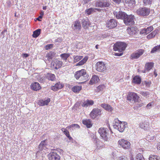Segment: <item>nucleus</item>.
<instances>
[{
    "mask_svg": "<svg viewBox=\"0 0 160 160\" xmlns=\"http://www.w3.org/2000/svg\"><path fill=\"white\" fill-rule=\"evenodd\" d=\"M82 123L86 125L88 128H90L92 126L91 120L89 119H86L82 121Z\"/></svg>",
    "mask_w": 160,
    "mask_h": 160,
    "instance_id": "2f4dec72",
    "label": "nucleus"
},
{
    "mask_svg": "<svg viewBox=\"0 0 160 160\" xmlns=\"http://www.w3.org/2000/svg\"><path fill=\"white\" fill-rule=\"evenodd\" d=\"M154 65V63L152 62H148L145 65V68L149 72L152 68Z\"/></svg>",
    "mask_w": 160,
    "mask_h": 160,
    "instance_id": "473e14b6",
    "label": "nucleus"
},
{
    "mask_svg": "<svg viewBox=\"0 0 160 160\" xmlns=\"http://www.w3.org/2000/svg\"><path fill=\"white\" fill-rule=\"evenodd\" d=\"M117 26V22L115 19H111L107 22L106 26L109 28H114Z\"/></svg>",
    "mask_w": 160,
    "mask_h": 160,
    "instance_id": "f8f14e48",
    "label": "nucleus"
},
{
    "mask_svg": "<svg viewBox=\"0 0 160 160\" xmlns=\"http://www.w3.org/2000/svg\"><path fill=\"white\" fill-rule=\"evenodd\" d=\"M99 80V77L96 75L92 76L89 82L90 84H93L97 83Z\"/></svg>",
    "mask_w": 160,
    "mask_h": 160,
    "instance_id": "bb28decb",
    "label": "nucleus"
},
{
    "mask_svg": "<svg viewBox=\"0 0 160 160\" xmlns=\"http://www.w3.org/2000/svg\"><path fill=\"white\" fill-rule=\"evenodd\" d=\"M53 45L52 44H49L47 45L46 46V49L48 50L52 48Z\"/></svg>",
    "mask_w": 160,
    "mask_h": 160,
    "instance_id": "864d4df0",
    "label": "nucleus"
},
{
    "mask_svg": "<svg viewBox=\"0 0 160 160\" xmlns=\"http://www.w3.org/2000/svg\"><path fill=\"white\" fill-rule=\"evenodd\" d=\"M139 96L136 93L131 92L128 94L127 97V102L129 103H133L138 101Z\"/></svg>",
    "mask_w": 160,
    "mask_h": 160,
    "instance_id": "20e7f679",
    "label": "nucleus"
},
{
    "mask_svg": "<svg viewBox=\"0 0 160 160\" xmlns=\"http://www.w3.org/2000/svg\"><path fill=\"white\" fill-rule=\"evenodd\" d=\"M151 84V82L150 81H146L145 85L147 87H149Z\"/></svg>",
    "mask_w": 160,
    "mask_h": 160,
    "instance_id": "680f3d73",
    "label": "nucleus"
},
{
    "mask_svg": "<svg viewBox=\"0 0 160 160\" xmlns=\"http://www.w3.org/2000/svg\"><path fill=\"white\" fill-rule=\"evenodd\" d=\"M100 106L104 109L110 112L112 111L113 109L110 105L105 103L101 104Z\"/></svg>",
    "mask_w": 160,
    "mask_h": 160,
    "instance_id": "a878e982",
    "label": "nucleus"
},
{
    "mask_svg": "<svg viewBox=\"0 0 160 160\" xmlns=\"http://www.w3.org/2000/svg\"><path fill=\"white\" fill-rule=\"evenodd\" d=\"M74 76L77 79L80 78L82 80L85 81L88 80V75L86 73V70L84 69L76 72L75 73Z\"/></svg>",
    "mask_w": 160,
    "mask_h": 160,
    "instance_id": "f03ea898",
    "label": "nucleus"
},
{
    "mask_svg": "<svg viewBox=\"0 0 160 160\" xmlns=\"http://www.w3.org/2000/svg\"><path fill=\"white\" fill-rule=\"evenodd\" d=\"M127 45L123 42H117L113 46V49L115 51H118L119 52H122L126 48Z\"/></svg>",
    "mask_w": 160,
    "mask_h": 160,
    "instance_id": "7ed1b4c3",
    "label": "nucleus"
},
{
    "mask_svg": "<svg viewBox=\"0 0 160 160\" xmlns=\"http://www.w3.org/2000/svg\"><path fill=\"white\" fill-rule=\"evenodd\" d=\"M50 101V99L48 98L46 100H40L38 102V105L40 106L47 105Z\"/></svg>",
    "mask_w": 160,
    "mask_h": 160,
    "instance_id": "4be33fe9",
    "label": "nucleus"
},
{
    "mask_svg": "<svg viewBox=\"0 0 160 160\" xmlns=\"http://www.w3.org/2000/svg\"><path fill=\"white\" fill-rule=\"evenodd\" d=\"M141 78L139 76L137 75L133 77L132 81V83L139 84L141 83Z\"/></svg>",
    "mask_w": 160,
    "mask_h": 160,
    "instance_id": "b1692460",
    "label": "nucleus"
},
{
    "mask_svg": "<svg viewBox=\"0 0 160 160\" xmlns=\"http://www.w3.org/2000/svg\"><path fill=\"white\" fill-rule=\"evenodd\" d=\"M140 94L144 97H147L149 94L148 92L143 91H141Z\"/></svg>",
    "mask_w": 160,
    "mask_h": 160,
    "instance_id": "3c124183",
    "label": "nucleus"
},
{
    "mask_svg": "<svg viewBox=\"0 0 160 160\" xmlns=\"http://www.w3.org/2000/svg\"><path fill=\"white\" fill-rule=\"evenodd\" d=\"M147 71V70L145 68V69L144 70L141 71V72L143 73H146Z\"/></svg>",
    "mask_w": 160,
    "mask_h": 160,
    "instance_id": "69168bd1",
    "label": "nucleus"
},
{
    "mask_svg": "<svg viewBox=\"0 0 160 160\" xmlns=\"http://www.w3.org/2000/svg\"><path fill=\"white\" fill-rule=\"evenodd\" d=\"M160 51V44L154 47L151 51V53H155L157 51Z\"/></svg>",
    "mask_w": 160,
    "mask_h": 160,
    "instance_id": "79ce46f5",
    "label": "nucleus"
},
{
    "mask_svg": "<svg viewBox=\"0 0 160 160\" xmlns=\"http://www.w3.org/2000/svg\"><path fill=\"white\" fill-rule=\"evenodd\" d=\"M63 87L62 85L59 82L55 84L54 86H52L51 89L54 91H56L62 88Z\"/></svg>",
    "mask_w": 160,
    "mask_h": 160,
    "instance_id": "aec40b11",
    "label": "nucleus"
},
{
    "mask_svg": "<svg viewBox=\"0 0 160 160\" xmlns=\"http://www.w3.org/2000/svg\"><path fill=\"white\" fill-rule=\"evenodd\" d=\"M102 0H97L95 3L96 7L103 8V2Z\"/></svg>",
    "mask_w": 160,
    "mask_h": 160,
    "instance_id": "e433bc0d",
    "label": "nucleus"
},
{
    "mask_svg": "<svg viewBox=\"0 0 160 160\" xmlns=\"http://www.w3.org/2000/svg\"><path fill=\"white\" fill-rule=\"evenodd\" d=\"M149 160H160V158L157 156L151 155L149 158Z\"/></svg>",
    "mask_w": 160,
    "mask_h": 160,
    "instance_id": "de8ad7c7",
    "label": "nucleus"
},
{
    "mask_svg": "<svg viewBox=\"0 0 160 160\" xmlns=\"http://www.w3.org/2000/svg\"><path fill=\"white\" fill-rule=\"evenodd\" d=\"M118 160H128L127 157L124 156H122L118 158Z\"/></svg>",
    "mask_w": 160,
    "mask_h": 160,
    "instance_id": "6e6d98bb",
    "label": "nucleus"
},
{
    "mask_svg": "<svg viewBox=\"0 0 160 160\" xmlns=\"http://www.w3.org/2000/svg\"><path fill=\"white\" fill-rule=\"evenodd\" d=\"M88 58L87 56H86L80 61L77 63V65L81 66L83 65L88 60Z\"/></svg>",
    "mask_w": 160,
    "mask_h": 160,
    "instance_id": "ea45409f",
    "label": "nucleus"
},
{
    "mask_svg": "<svg viewBox=\"0 0 160 160\" xmlns=\"http://www.w3.org/2000/svg\"><path fill=\"white\" fill-rule=\"evenodd\" d=\"M46 140H44L42 141L39 144L38 148L40 150H42L43 149H45L48 146L47 142H46Z\"/></svg>",
    "mask_w": 160,
    "mask_h": 160,
    "instance_id": "cd10ccee",
    "label": "nucleus"
},
{
    "mask_svg": "<svg viewBox=\"0 0 160 160\" xmlns=\"http://www.w3.org/2000/svg\"><path fill=\"white\" fill-rule=\"evenodd\" d=\"M49 160H60V157L55 152H50L48 155Z\"/></svg>",
    "mask_w": 160,
    "mask_h": 160,
    "instance_id": "ddd939ff",
    "label": "nucleus"
},
{
    "mask_svg": "<svg viewBox=\"0 0 160 160\" xmlns=\"http://www.w3.org/2000/svg\"><path fill=\"white\" fill-rule=\"evenodd\" d=\"M31 88L34 91H38L41 89V88L40 84L36 82L32 83L31 85Z\"/></svg>",
    "mask_w": 160,
    "mask_h": 160,
    "instance_id": "f3484780",
    "label": "nucleus"
},
{
    "mask_svg": "<svg viewBox=\"0 0 160 160\" xmlns=\"http://www.w3.org/2000/svg\"><path fill=\"white\" fill-rule=\"evenodd\" d=\"M127 122H122L121 123V124H120L121 126L120 128L118 127L117 130L120 132H123L125 128L127 127Z\"/></svg>",
    "mask_w": 160,
    "mask_h": 160,
    "instance_id": "c85d7f7f",
    "label": "nucleus"
},
{
    "mask_svg": "<svg viewBox=\"0 0 160 160\" xmlns=\"http://www.w3.org/2000/svg\"><path fill=\"white\" fill-rule=\"evenodd\" d=\"M137 160H145L142 156L141 154H138L136 156Z\"/></svg>",
    "mask_w": 160,
    "mask_h": 160,
    "instance_id": "8fccbe9b",
    "label": "nucleus"
},
{
    "mask_svg": "<svg viewBox=\"0 0 160 160\" xmlns=\"http://www.w3.org/2000/svg\"><path fill=\"white\" fill-rule=\"evenodd\" d=\"M101 110L98 108H93L90 114V116L92 118L94 119L97 116L101 114Z\"/></svg>",
    "mask_w": 160,
    "mask_h": 160,
    "instance_id": "9d476101",
    "label": "nucleus"
},
{
    "mask_svg": "<svg viewBox=\"0 0 160 160\" xmlns=\"http://www.w3.org/2000/svg\"><path fill=\"white\" fill-rule=\"evenodd\" d=\"M96 11H99L100 9L97 8H90L86 10L85 12L88 15H89L96 12Z\"/></svg>",
    "mask_w": 160,
    "mask_h": 160,
    "instance_id": "6ab92c4d",
    "label": "nucleus"
},
{
    "mask_svg": "<svg viewBox=\"0 0 160 160\" xmlns=\"http://www.w3.org/2000/svg\"><path fill=\"white\" fill-rule=\"evenodd\" d=\"M89 21L88 19H83L82 20V26L84 28H86L87 27L88 23Z\"/></svg>",
    "mask_w": 160,
    "mask_h": 160,
    "instance_id": "c03bdc74",
    "label": "nucleus"
},
{
    "mask_svg": "<svg viewBox=\"0 0 160 160\" xmlns=\"http://www.w3.org/2000/svg\"><path fill=\"white\" fill-rule=\"evenodd\" d=\"M82 88L81 86H75L72 88V90L74 92H78L81 90Z\"/></svg>",
    "mask_w": 160,
    "mask_h": 160,
    "instance_id": "c9c22d12",
    "label": "nucleus"
},
{
    "mask_svg": "<svg viewBox=\"0 0 160 160\" xmlns=\"http://www.w3.org/2000/svg\"><path fill=\"white\" fill-rule=\"evenodd\" d=\"M154 0H143V2L144 6H148L152 3Z\"/></svg>",
    "mask_w": 160,
    "mask_h": 160,
    "instance_id": "49530a36",
    "label": "nucleus"
},
{
    "mask_svg": "<svg viewBox=\"0 0 160 160\" xmlns=\"http://www.w3.org/2000/svg\"><path fill=\"white\" fill-rule=\"evenodd\" d=\"M144 51L142 49H140L137 52L133 53L131 55V58L132 59H136L138 58L143 53Z\"/></svg>",
    "mask_w": 160,
    "mask_h": 160,
    "instance_id": "2eb2a0df",
    "label": "nucleus"
},
{
    "mask_svg": "<svg viewBox=\"0 0 160 160\" xmlns=\"http://www.w3.org/2000/svg\"><path fill=\"white\" fill-rule=\"evenodd\" d=\"M90 136L92 138V140L93 142L95 141V139H97V138L96 136L93 133H92L90 134Z\"/></svg>",
    "mask_w": 160,
    "mask_h": 160,
    "instance_id": "603ef678",
    "label": "nucleus"
},
{
    "mask_svg": "<svg viewBox=\"0 0 160 160\" xmlns=\"http://www.w3.org/2000/svg\"><path fill=\"white\" fill-rule=\"evenodd\" d=\"M93 142L96 146V149H98L103 146L102 142L98 139H95Z\"/></svg>",
    "mask_w": 160,
    "mask_h": 160,
    "instance_id": "412c9836",
    "label": "nucleus"
},
{
    "mask_svg": "<svg viewBox=\"0 0 160 160\" xmlns=\"http://www.w3.org/2000/svg\"><path fill=\"white\" fill-rule=\"evenodd\" d=\"M73 57L74 58V62H77L82 59L83 57L82 56L76 55L73 56Z\"/></svg>",
    "mask_w": 160,
    "mask_h": 160,
    "instance_id": "09e8293b",
    "label": "nucleus"
},
{
    "mask_svg": "<svg viewBox=\"0 0 160 160\" xmlns=\"http://www.w3.org/2000/svg\"><path fill=\"white\" fill-rule=\"evenodd\" d=\"M134 16L132 15H128L127 14L123 21L126 25H132L134 23Z\"/></svg>",
    "mask_w": 160,
    "mask_h": 160,
    "instance_id": "423d86ee",
    "label": "nucleus"
},
{
    "mask_svg": "<svg viewBox=\"0 0 160 160\" xmlns=\"http://www.w3.org/2000/svg\"><path fill=\"white\" fill-rule=\"evenodd\" d=\"M153 30V27L152 26L148 27L147 28H144L140 32L141 33H145L147 34Z\"/></svg>",
    "mask_w": 160,
    "mask_h": 160,
    "instance_id": "393cba45",
    "label": "nucleus"
},
{
    "mask_svg": "<svg viewBox=\"0 0 160 160\" xmlns=\"http://www.w3.org/2000/svg\"><path fill=\"white\" fill-rule=\"evenodd\" d=\"M122 122L118 120H115L113 124V127L114 128L117 129L118 127L120 128V127L121 126L120 124H121V123Z\"/></svg>",
    "mask_w": 160,
    "mask_h": 160,
    "instance_id": "7c9ffc66",
    "label": "nucleus"
},
{
    "mask_svg": "<svg viewBox=\"0 0 160 160\" xmlns=\"http://www.w3.org/2000/svg\"><path fill=\"white\" fill-rule=\"evenodd\" d=\"M153 102H151L148 103L147 105V107L149 109L152 106V105L153 104Z\"/></svg>",
    "mask_w": 160,
    "mask_h": 160,
    "instance_id": "4d7b16f0",
    "label": "nucleus"
},
{
    "mask_svg": "<svg viewBox=\"0 0 160 160\" xmlns=\"http://www.w3.org/2000/svg\"><path fill=\"white\" fill-rule=\"evenodd\" d=\"M103 2V8L108 7L110 5V2L108 0H102Z\"/></svg>",
    "mask_w": 160,
    "mask_h": 160,
    "instance_id": "a18cd8bd",
    "label": "nucleus"
},
{
    "mask_svg": "<svg viewBox=\"0 0 160 160\" xmlns=\"http://www.w3.org/2000/svg\"><path fill=\"white\" fill-rule=\"evenodd\" d=\"M70 55L69 53H64L61 54L60 56L62 59L66 61Z\"/></svg>",
    "mask_w": 160,
    "mask_h": 160,
    "instance_id": "37998d69",
    "label": "nucleus"
},
{
    "mask_svg": "<svg viewBox=\"0 0 160 160\" xmlns=\"http://www.w3.org/2000/svg\"><path fill=\"white\" fill-rule=\"evenodd\" d=\"M122 54L123 52H114L113 54L116 56H122Z\"/></svg>",
    "mask_w": 160,
    "mask_h": 160,
    "instance_id": "13d9d810",
    "label": "nucleus"
},
{
    "mask_svg": "<svg viewBox=\"0 0 160 160\" xmlns=\"http://www.w3.org/2000/svg\"><path fill=\"white\" fill-rule=\"evenodd\" d=\"M124 1L126 3L130 6H131L135 3V0H124Z\"/></svg>",
    "mask_w": 160,
    "mask_h": 160,
    "instance_id": "a19ab883",
    "label": "nucleus"
},
{
    "mask_svg": "<svg viewBox=\"0 0 160 160\" xmlns=\"http://www.w3.org/2000/svg\"><path fill=\"white\" fill-rule=\"evenodd\" d=\"M98 131L102 139L104 141H108L110 140V137L108 133L109 131L107 128H101Z\"/></svg>",
    "mask_w": 160,
    "mask_h": 160,
    "instance_id": "f257e3e1",
    "label": "nucleus"
},
{
    "mask_svg": "<svg viewBox=\"0 0 160 160\" xmlns=\"http://www.w3.org/2000/svg\"><path fill=\"white\" fill-rule=\"evenodd\" d=\"M62 131L64 133V134L68 137L69 140L72 139V138L70 137L69 135V131L66 129L64 128H62L61 129Z\"/></svg>",
    "mask_w": 160,
    "mask_h": 160,
    "instance_id": "58836bf2",
    "label": "nucleus"
},
{
    "mask_svg": "<svg viewBox=\"0 0 160 160\" xmlns=\"http://www.w3.org/2000/svg\"><path fill=\"white\" fill-rule=\"evenodd\" d=\"M118 142L121 146L125 149H129L131 145L130 143L128 141L123 139L119 140Z\"/></svg>",
    "mask_w": 160,
    "mask_h": 160,
    "instance_id": "6e6552de",
    "label": "nucleus"
},
{
    "mask_svg": "<svg viewBox=\"0 0 160 160\" xmlns=\"http://www.w3.org/2000/svg\"><path fill=\"white\" fill-rule=\"evenodd\" d=\"M44 14V12L43 11H41L40 13V16H39V18H42Z\"/></svg>",
    "mask_w": 160,
    "mask_h": 160,
    "instance_id": "052dcab7",
    "label": "nucleus"
},
{
    "mask_svg": "<svg viewBox=\"0 0 160 160\" xmlns=\"http://www.w3.org/2000/svg\"><path fill=\"white\" fill-rule=\"evenodd\" d=\"M73 29L76 30H80L81 29V23L78 21H75L73 24Z\"/></svg>",
    "mask_w": 160,
    "mask_h": 160,
    "instance_id": "5701e85b",
    "label": "nucleus"
},
{
    "mask_svg": "<svg viewBox=\"0 0 160 160\" xmlns=\"http://www.w3.org/2000/svg\"><path fill=\"white\" fill-rule=\"evenodd\" d=\"M62 62L58 59L53 60L51 63V67L53 69H58L61 67Z\"/></svg>",
    "mask_w": 160,
    "mask_h": 160,
    "instance_id": "1a4fd4ad",
    "label": "nucleus"
},
{
    "mask_svg": "<svg viewBox=\"0 0 160 160\" xmlns=\"http://www.w3.org/2000/svg\"><path fill=\"white\" fill-rule=\"evenodd\" d=\"M54 56V53L53 52H50L48 53L46 55V58L48 61L52 59Z\"/></svg>",
    "mask_w": 160,
    "mask_h": 160,
    "instance_id": "4c0bfd02",
    "label": "nucleus"
},
{
    "mask_svg": "<svg viewBox=\"0 0 160 160\" xmlns=\"http://www.w3.org/2000/svg\"><path fill=\"white\" fill-rule=\"evenodd\" d=\"M127 30L128 33L131 35L136 34L138 31L136 27H132L131 28H128Z\"/></svg>",
    "mask_w": 160,
    "mask_h": 160,
    "instance_id": "dca6fc26",
    "label": "nucleus"
},
{
    "mask_svg": "<svg viewBox=\"0 0 160 160\" xmlns=\"http://www.w3.org/2000/svg\"><path fill=\"white\" fill-rule=\"evenodd\" d=\"M6 30H4L3 31H2L1 32V36L3 38L5 37V34L4 33L5 32H6Z\"/></svg>",
    "mask_w": 160,
    "mask_h": 160,
    "instance_id": "bf43d9fd",
    "label": "nucleus"
},
{
    "mask_svg": "<svg viewBox=\"0 0 160 160\" xmlns=\"http://www.w3.org/2000/svg\"><path fill=\"white\" fill-rule=\"evenodd\" d=\"M158 31L155 30L152 32L151 33L148 35L147 36V38L150 39L155 37L157 34Z\"/></svg>",
    "mask_w": 160,
    "mask_h": 160,
    "instance_id": "f704fd0d",
    "label": "nucleus"
},
{
    "mask_svg": "<svg viewBox=\"0 0 160 160\" xmlns=\"http://www.w3.org/2000/svg\"><path fill=\"white\" fill-rule=\"evenodd\" d=\"M41 30L40 29H38L33 32L32 36L34 38H36L38 37L40 34Z\"/></svg>",
    "mask_w": 160,
    "mask_h": 160,
    "instance_id": "72a5a7b5",
    "label": "nucleus"
},
{
    "mask_svg": "<svg viewBox=\"0 0 160 160\" xmlns=\"http://www.w3.org/2000/svg\"><path fill=\"white\" fill-rule=\"evenodd\" d=\"M69 127L72 128V127H75L76 128H79V126L77 124H72L70 125Z\"/></svg>",
    "mask_w": 160,
    "mask_h": 160,
    "instance_id": "5fc2aeb1",
    "label": "nucleus"
},
{
    "mask_svg": "<svg viewBox=\"0 0 160 160\" xmlns=\"http://www.w3.org/2000/svg\"><path fill=\"white\" fill-rule=\"evenodd\" d=\"M157 148L158 149L160 150V145H158Z\"/></svg>",
    "mask_w": 160,
    "mask_h": 160,
    "instance_id": "774afa93",
    "label": "nucleus"
},
{
    "mask_svg": "<svg viewBox=\"0 0 160 160\" xmlns=\"http://www.w3.org/2000/svg\"><path fill=\"white\" fill-rule=\"evenodd\" d=\"M140 126L142 128L147 130L149 127V122L148 121L142 122L140 124Z\"/></svg>",
    "mask_w": 160,
    "mask_h": 160,
    "instance_id": "a211bd4d",
    "label": "nucleus"
},
{
    "mask_svg": "<svg viewBox=\"0 0 160 160\" xmlns=\"http://www.w3.org/2000/svg\"><path fill=\"white\" fill-rule=\"evenodd\" d=\"M46 77L48 80L52 81H54L56 79L55 75L50 73H48L46 75Z\"/></svg>",
    "mask_w": 160,
    "mask_h": 160,
    "instance_id": "c756f323",
    "label": "nucleus"
},
{
    "mask_svg": "<svg viewBox=\"0 0 160 160\" xmlns=\"http://www.w3.org/2000/svg\"><path fill=\"white\" fill-rule=\"evenodd\" d=\"M113 14L117 19H123V20L127 15L126 13L121 11H115L113 12Z\"/></svg>",
    "mask_w": 160,
    "mask_h": 160,
    "instance_id": "9b49d317",
    "label": "nucleus"
},
{
    "mask_svg": "<svg viewBox=\"0 0 160 160\" xmlns=\"http://www.w3.org/2000/svg\"><path fill=\"white\" fill-rule=\"evenodd\" d=\"M113 1L116 3H119L121 2V0H113Z\"/></svg>",
    "mask_w": 160,
    "mask_h": 160,
    "instance_id": "e2e57ef3",
    "label": "nucleus"
},
{
    "mask_svg": "<svg viewBox=\"0 0 160 160\" xmlns=\"http://www.w3.org/2000/svg\"><path fill=\"white\" fill-rule=\"evenodd\" d=\"M150 11L149 8L146 7L140 8L137 10V13L139 15L146 16L149 14Z\"/></svg>",
    "mask_w": 160,
    "mask_h": 160,
    "instance_id": "39448f33",
    "label": "nucleus"
},
{
    "mask_svg": "<svg viewBox=\"0 0 160 160\" xmlns=\"http://www.w3.org/2000/svg\"><path fill=\"white\" fill-rule=\"evenodd\" d=\"M94 103L93 101L92 100L87 99L82 102L81 105L82 107L87 108L92 106Z\"/></svg>",
    "mask_w": 160,
    "mask_h": 160,
    "instance_id": "4468645a",
    "label": "nucleus"
},
{
    "mask_svg": "<svg viewBox=\"0 0 160 160\" xmlns=\"http://www.w3.org/2000/svg\"><path fill=\"white\" fill-rule=\"evenodd\" d=\"M29 56V55L27 53H23L22 56L23 57L27 58Z\"/></svg>",
    "mask_w": 160,
    "mask_h": 160,
    "instance_id": "0e129e2a",
    "label": "nucleus"
},
{
    "mask_svg": "<svg viewBox=\"0 0 160 160\" xmlns=\"http://www.w3.org/2000/svg\"><path fill=\"white\" fill-rule=\"evenodd\" d=\"M95 68L97 71L99 72H104L106 68L105 64L102 62H98L95 65Z\"/></svg>",
    "mask_w": 160,
    "mask_h": 160,
    "instance_id": "0eeeda50",
    "label": "nucleus"
},
{
    "mask_svg": "<svg viewBox=\"0 0 160 160\" xmlns=\"http://www.w3.org/2000/svg\"><path fill=\"white\" fill-rule=\"evenodd\" d=\"M91 0H84V4H86L88 3L89 1H91Z\"/></svg>",
    "mask_w": 160,
    "mask_h": 160,
    "instance_id": "338daca9",
    "label": "nucleus"
}]
</instances>
